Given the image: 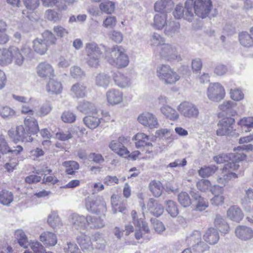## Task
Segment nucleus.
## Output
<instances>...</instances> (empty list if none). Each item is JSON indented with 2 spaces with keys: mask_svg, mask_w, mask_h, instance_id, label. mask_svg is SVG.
Returning <instances> with one entry per match:
<instances>
[{
  "mask_svg": "<svg viewBox=\"0 0 253 253\" xmlns=\"http://www.w3.org/2000/svg\"><path fill=\"white\" fill-rule=\"evenodd\" d=\"M85 207L90 212L98 213L106 211V203L101 197L96 198L87 197L85 199Z\"/></svg>",
  "mask_w": 253,
  "mask_h": 253,
  "instance_id": "6",
  "label": "nucleus"
},
{
  "mask_svg": "<svg viewBox=\"0 0 253 253\" xmlns=\"http://www.w3.org/2000/svg\"><path fill=\"white\" fill-rule=\"evenodd\" d=\"M149 188L153 195L156 197H159L162 193L163 187L159 181L154 180L150 182Z\"/></svg>",
  "mask_w": 253,
  "mask_h": 253,
  "instance_id": "47",
  "label": "nucleus"
},
{
  "mask_svg": "<svg viewBox=\"0 0 253 253\" xmlns=\"http://www.w3.org/2000/svg\"><path fill=\"white\" fill-rule=\"evenodd\" d=\"M93 241L94 248L98 249H103L106 246V241L103 236L99 233H96L93 235Z\"/></svg>",
  "mask_w": 253,
  "mask_h": 253,
  "instance_id": "57",
  "label": "nucleus"
},
{
  "mask_svg": "<svg viewBox=\"0 0 253 253\" xmlns=\"http://www.w3.org/2000/svg\"><path fill=\"white\" fill-rule=\"evenodd\" d=\"M156 76L165 84H172L180 79V76L168 64L158 65Z\"/></svg>",
  "mask_w": 253,
  "mask_h": 253,
  "instance_id": "3",
  "label": "nucleus"
},
{
  "mask_svg": "<svg viewBox=\"0 0 253 253\" xmlns=\"http://www.w3.org/2000/svg\"><path fill=\"white\" fill-rule=\"evenodd\" d=\"M63 166L66 168V172L68 174H74L75 171L79 169V164L73 161L64 162L63 163Z\"/></svg>",
  "mask_w": 253,
  "mask_h": 253,
  "instance_id": "59",
  "label": "nucleus"
},
{
  "mask_svg": "<svg viewBox=\"0 0 253 253\" xmlns=\"http://www.w3.org/2000/svg\"><path fill=\"white\" fill-rule=\"evenodd\" d=\"M77 109L80 112L84 114H94L97 113V110L96 106L93 103L87 101H80Z\"/></svg>",
  "mask_w": 253,
  "mask_h": 253,
  "instance_id": "25",
  "label": "nucleus"
},
{
  "mask_svg": "<svg viewBox=\"0 0 253 253\" xmlns=\"http://www.w3.org/2000/svg\"><path fill=\"white\" fill-rule=\"evenodd\" d=\"M173 14L176 19L183 18L187 21H192L194 17L193 0H187L185 3L184 7L180 5H177Z\"/></svg>",
  "mask_w": 253,
  "mask_h": 253,
  "instance_id": "7",
  "label": "nucleus"
},
{
  "mask_svg": "<svg viewBox=\"0 0 253 253\" xmlns=\"http://www.w3.org/2000/svg\"><path fill=\"white\" fill-rule=\"evenodd\" d=\"M137 120L142 125L150 128L158 127V119L152 113L148 112H144L138 116Z\"/></svg>",
  "mask_w": 253,
  "mask_h": 253,
  "instance_id": "16",
  "label": "nucleus"
},
{
  "mask_svg": "<svg viewBox=\"0 0 253 253\" xmlns=\"http://www.w3.org/2000/svg\"><path fill=\"white\" fill-rule=\"evenodd\" d=\"M38 75L42 78H50L54 76V70L52 66L46 62L39 63L36 68Z\"/></svg>",
  "mask_w": 253,
  "mask_h": 253,
  "instance_id": "19",
  "label": "nucleus"
},
{
  "mask_svg": "<svg viewBox=\"0 0 253 253\" xmlns=\"http://www.w3.org/2000/svg\"><path fill=\"white\" fill-rule=\"evenodd\" d=\"M236 106V103L232 101L224 102L219 106L220 110L225 112L226 114L231 116H234L236 114L235 108Z\"/></svg>",
  "mask_w": 253,
  "mask_h": 253,
  "instance_id": "44",
  "label": "nucleus"
},
{
  "mask_svg": "<svg viewBox=\"0 0 253 253\" xmlns=\"http://www.w3.org/2000/svg\"><path fill=\"white\" fill-rule=\"evenodd\" d=\"M131 216L133 220V222L134 225L137 227H141L142 225V227L143 228V231L145 233H148L149 232V227L143 219L141 218H138L137 216V213L135 211L133 210L131 211Z\"/></svg>",
  "mask_w": 253,
  "mask_h": 253,
  "instance_id": "48",
  "label": "nucleus"
},
{
  "mask_svg": "<svg viewBox=\"0 0 253 253\" xmlns=\"http://www.w3.org/2000/svg\"><path fill=\"white\" fill-rule=\"evenodd\" d=\"M13 201V194L8 191L3 190L0 192V203L4 206H9Z\"/></svg>",
  "mask_w": 253,
  "mask_h": 253,
  "instance_id": "51",
  "label": "nucleus"
},
{
  "mask_svg": "<svg viewBox=\"0 0 253 253\" xmlns=\"http://www.w3.org/2000/svg\"><path fill=\"white\" fill-rule=\"evenodd\" d=\"M34 51L40 55L44 54L47 50L48 44L44 42V40L40 38H37L33 42Z\"/></svg>",
  "mask_w": 253,
  "mask_h": 253,
  "instance_id": "37",
  "label": "nucleus"
},
{
  "mask_svg": "<svg viewBox=\"0 0 253 253\" xmlns=\"http://www.w3.org/2000/svg\"><path fill=\"white\" fill-rule=\"evenodd\" d=\"M52 109L51 104L49 102L43 103L38 110L36 112L29 106L24 104L23 105L21 109V113L22 114L29 115L33 116L35 113L37 117H44L50 113Z\"/></svg>",
  "mask_w": 253,
  "mask_h": 253,
  "instance_id": "10",
  "label": "nucleus"
},
{
  "mask_svg": "<svg viewBox=\"0 0 253 253\" xmlns=\"http://www.w3.org/2000/svg\"><path fill=\"white\" fill-rule=\"evenodd\" d=\"M211 7V0H195L193 1V11L196 15L202 18L208 16Z\"/></svg>",
  "mask_w": 253,
  "mask_h": 253,
  "instance_id": "11",
  "label": "nucleus"
},
{
  "mask_svg": "<svg viewBox=\"0 0 253 253\" xmlns=\"http://www.w3.org/2000/svg\"><path fill=\"white\" fill-rule=\"evenodd\" d=\"M47 91L51 94H59L62 90V85L60 82L50 79L46 85Z\"/></svg>",
  "mask_w": 253,
  "mask_h": 253,
  "instance_id": "31",
  "label": "nucleus"
},
{
  "mask_svg": "<svg viewBox=\"0 0 253 253\" xmlns=\"http://www.w3.org/2000/svg\"><path fill=\"white\" fill-rule=\"evenodd\" d=\"M227 216L233 221L240 222L244 217V213L238 206H232L227 210Z\"/></svg>",
  "mask_w": 253,
  "mask_h": 253,
  "instance_id": "24",
  "label": "nucleus"
},
{
  "mask_svg": "<svg viewBox=\"0 0 253 253\" xmlns=\"http://www.w3.org/2000/svg\"><path fill=\"white\" fill-rule=\"evenodd\" d=\"M166 210L168 213L172 217H175L179 213L177 206L175 202L172 200L165 201Z\"/></svg>",
  "mask_w": 253,
  "mask_h": 253,
  "instance_id": "50",
  "label": "nucleus"
},
{
  "mask_svg": "<svg viewBox=\"0 0 253 253\" xmlns=\"http://www.w3.org/2000/svg\"><path fill=\"white\" fill-rule=\"evenodd\" d=\"M84 50L85 60L87 65L90 68L97 69L100 66L103 54L99 45L94 42H87L85 45Z\"/></svg>",
  "mask_w": 253,
  "mask_h": 253,
  "instance_id": "2",
  "label": "nucleus"
},
{
  "mask_svg": "<svg viewBox=\"0 0 253 253\" xmlns=\"http://www.w3.org/2000/svg\"><path fill=\"white\" fill-rule=\"evenodd\" d=\"M134 139L136 140L135 146L137 148L143 147L146 153L150 154L153 152V145L149 141V136L143 133H138L134 136Z\"/></svg>",
  "mask_w": 253,
  "mask_h": 253,
  "instance_id": "17",
  "label": "nucleus"
},
{
  "mask_svg": "<svg viewBox=\"0 0 253 253\" xmlns=\"http://www.w3.org/2000/svg\"><path fill=\"white\" fill-rule=\"evenodd\" d=\"M87 221L86 227L89 226L90 228H102L105 225L103 220L100 217L88 215L87 216Z\"/></svg>",
  "mask_w": 253,
  "mask_h": 253,
  "instance_id": "40",
  "label": "nucleus"
},
{
  "mask_svg": "<svg viewBox=\"0 0 253 253\" xmlns=\"http://www.w3.org/2000/svg\"><path fill=\"white\" fill-rule=\"evenodd\" d=\"M214 224L218 230L224 233H226L229 230V226L225 219L220 215H217L214 220Z\"/></svg>",
  "mask_w": 253,
  "mask_h": 253,
  "instance_id": "49",
  "label": "nucleus"
},
{
  "mask_svg": "<svg viewBox=\"0 0 253 253\" xmlns=\"http://www.w3.org/2000/svg\"><path fill=\"white\" fill-rule=\"evenodd\" d=\"M191 195L196 202L195 209L197 211H203L208 207V201L200 196L198 192L191 191Z\"/></svg>",
  "mask_w": 253,
  "mask_h": 253,
  "instance_id": "30",
  "label": "nucleus"
},
{
  "mask_svg": "<svg viewBox=\"0 0 253 253\" xmlns=\"http://www.w3.org/2000/svg\"><path fill=\"white\" fill-rule=\"evenodd\" d=\"M107 103L111 106H115L122 103L124 100L123 92L116 88L108 90L105 93Z\"/></svg>",
  "mask_w": 253,
  "mask_h": 253,
  "instance_id": "15",
  "label": "nucleus"
},
{
  "mask_svg": "<svg viewBox=\"0 0 253 253\" xmlns=\"http://www.w3.org/2000/svg\"><path fill=\"white\" fill-rule=\"evenodd\" d=\"M24 125L31 134L37 133L39 130L37 120L33 118H25L24 121Z\"/></svg>",
  "mask_w": 253,
  "mask_h": 253,
  "instance_id": "38",
  "label": "nucleus"
},
{
  "mask_svg": "<svg viewBox=\"0 0 253 253\" xmlns=\"http://www.w3.org/2000/svg\"><path fill=\"white\" fill-rule=\"evenodd\" d=\"M0 115L3 119H10L16 115V112L11 108L5 106L1 108Z\"/></svg>",
  "mask_w": 253,
  "mask_h": 253,
  "instance_id": "63",
  "label": "nucleus"
},
{
  "mask_svg": "<svg viewBox=\"0 0 253 253\" xmlns=\"http://www.w3.org/2000/svg\"><path fill=\"white\" fill-rule=\"evenodd\" d=\"M77 241L83 252L89 253L93 250V244L89 235L81 233L77 236Z\"/></svg>",
  "mask_w": 253,
  "mask_h": 253,
  "instance_id": "18",
  "label": "nucleus"
},
{
  "mask_svg": "<svg viewBox=\"0 0 253 253\" xmlns=\"http://www.w3.org/2000/svg\"><path fill=\"white\" fill-rule=\"evenodd\" d=\"M238 125L241 126L243 130L245 129V132L250 131V129L253 127V117H244L239 121Z\"/></svg>",
  "mask_w": 253,
  "mask_h": 253,
  "instance_id": "54",
  "label": "nucleus"
},
{
  "mask_svg": "<svg viewBox=\"0 0 253 253\" xmlns=\"http://www.w3.org/2000/svg\"><path fill=\"white\" fill-rule=\"evenodd\" d=\"M159 56L163 59L168 61L180 60L181 58L178 54L176 47L173 44L163 43L156 48Z\"/></svg>",
  "mask_w": 253,
  "mask_h": 253,
  "instance_id": "5",
  "label": "nucleus"
},
{
  "mask_svg": "<svg viewBox=\"0 0 253 253\" xmlns=\"http://www.w3.org/2000/svg\"><path fill=\"white\" fill-rule=\"evenodd\" d=\"M99 8L102 12L110 14L115 10V4L111 1L101 2L99 5Z\"/></svg>",
  "mask_w": 253,
  "mask_h": 253,
  "instance_id": "58",
  "label": "nucleus"
},
{
  "mask_svg": "<svg viewBox=\"0 0 253 253\" xmlns=\"http://www.w3.org/2000/svg\"><path fill=\"white\" fill-rule=\"evenodd\" d=\"M6 23L0 20V44H4L9 40L8 36L6 33Z\"/></svg>",
  "mask_w": 253,
  "mask_h": 253,
  "instance_id": "60",
  "label": "nucleus"
},
{
  "mask_svg": "<svg viewBox=\"0 0 253 253\" xmlns=\"http://www.w3.org/2000/svg\"><path fill=\"white\" fill-rule=\"evenodd\" d=\"M40 240L46 246H54L57 243L56 235L50 232H45L40 236Z\"/></svg>",
  "mask_w": 253,
  "mask_h": 253,
  "instance_id": "36",
  "label": "nucleus"
},
{
  "mask_svg": "<svg viewBox=\"0 0 253 253\" xmlns=\"http://www.w3.org/2000/svg\"><path fill=\"white\" fill-rule=\"evenodd\" d=\"M217 167L215 165L201 168L199 170V174L202 177H208L215 173Z\"/></svg>",
  "mask_w": 253,
  "mask_h": 253,
  "instance_id": "56",
  "label": "nucleus"
},
{
  "mask_svg": "<svg viewBox=\"0 0 253 253\" xmlns=\"http://www.w3.org/2000/svg\"><path fill=\"white\" fill-rule=\"evenodd\" d=\"M235 233L236 237L242 241H248L253 238V229L245 225L237 226Z\"/></svg>",
  "mask_w": 253,
  "mask_h": 253,
  "instance_id": "20",
  "label": "nucleus"
},
{
  "mask_svg": "<svg viewBox=\"0 0 253 253\" xmlns=\"http://www.w3.org/2000/svg\"><path fill=\"white\" fill-rule=\"evenodd\" d=\"M202 235L198 230L194 231L186 239V241L189 246L198 253H202L208 249L207 245L201 241Z\"/></svg>",
  "mask_w": 253,
  "mask_h": 253,
  "instance_id": "8",
  "label": "nucleus"
},
{
  "mask_svg": "<svg viewBox=\"0 0 253 253\" xmlns=\"http://www.w3.org/2000/svg\"><path fill=\"white\" fill-rule=\"evenodd\" d=\"M177 200L181 206L184 208L189 207L192 204L190 196L185 192H182L178 194Z\"/></svg>",
  "mask_w": 253,
  "mask_h": 253,
  "instance_id": "55",
  "label": "nucleus"
},
{
  "mask_svg": "<svg viewBox=\"0 0 253 253\" xmlns=\"http://www.w3.org/2000/svg\"><path fill=\"white\" fill-rule=\"evenodd\" d=\"M14 236L21 247L25 249L28 247L29 244L27 236L22 230L18 229L16 230L15 231Z\"/></svg>",
  "mask_w": 253,
  "mask_h": 253,
  "instance_id": "43",
  "label": "nucleus"
},
{
  "mask_svg": "<svg viewBox=\"0 0 253 253\" xmlns=\"http://www.w3.org/2000/svg\"><path fill=\"white\" fill-rule=\"evenodd\" d=\"M245 157L246 156L245 155V157L242 159L240 158L237 160L235 158L231 159V160H229L228 162H227V163L224 165L222 169L226 171L227 172H233V171L238 169L239 167L238 162L244 160Z\"/></svg>",
  "mask_w": 253,
  "mask_h": 253,
  "instance_id": "52",
  "label": "nucleus"
},
{
  "mask_svg": "<svg viewBox=\"0 0 253 253\" xmlns=\"http://www.w3.org/2000/svg\"><path fill=\"white\" fill-rule=\"evenodd\" d=\"M240 43L245 47H251L253 46V38L246 32H242L239 34Z\"/></svg>",
  "mask_w": 253,
  "mask_h": 253,
  "instance_id": "42",
  "label": "nucleus"
},
{
  "mask_svg": "<svg viewBox=\"0 0 253 253\" xmlns=\"http://www.w3.org/2000/svg\"><path fill=\"white\" fill-rule=\"evenodd\" d=\"M180 24L175 21H168L165 27L164 33L169 37H173L179 32Z\"/></svg>",
  "mask_w": 253,
  "mask_h": 253,
  "instance_id": "29",
  "label": "nucleus"
},
{
  "mask_svg": "<svg viewBox=\"0 0 253 253\" xmlns=\"http://www.w3.org/2000/svg\"><path fill=\"white\" fill-rule=\"evenodd\" d=\"M150 211L155 216H159L162 214L164 209L161 204L158 203L154 199H150L147 204Z\"/></svg>",
  "mask_w": 253,
  "mask_h": 253,
  "instance_id": "35",
  "label": "nucleus"
},
{
  "mask_svg": "<svg viewBox=\"0 0 253 253\" xmlns=\"http://www.w3.org/2000/svg\"><path fill=\"white\" fill-rule=\"evenodd\" d=\"M29 244V246L35 253H46L43 246L38 241H31Z\"/></svg>",
  "mask_w": 253,
  "mask_h": 253,
  "instance_id": "64",
  "label": "nucleus"
},
{
  "mask_svg": "<svg viewBox=\"0 0 253 253\" xmlns=\"http://www.w3.org/2000/svg\"><path fill=\"white\" fill-rule=\"evenodd\" d=\"M47 222L53 228H55L61 225V219L57 213L55 211L52 212L47 218Z\"/></svg>",
  "mask_w": 253,
  "mask_h": 253,
  "instance_id": "53",
  "label": "nucleus"
},
{
  "mask_svg": "<svg viewBox=\"0 0 253 253\" xmlns=\"http://www.w3.org/2000/svg\"><path fill=\"white\" fill-rule=\"evenodd\" d=\"M11 63V46L8 48L0 49V65L5 66Z\"/></svg>",
  "mask_w": 253,
  "mask_h": 253,
  "instance_id": "39",
  "label": "nucleus"
},
{
  "mask_svg": "<svg viewBox=\"0 0 253 253\" xmlns=\"http://www.w3.org/2000/svg\"><path fill=\"white\" fill-rule=\"evenodd\" d=\"M104 55L109 64L118 68H125L129 62L126 50L122 46L116 45L105 49Z\"/></svg>",
  "mask_w": 253,
  "mask_h": 253,
  "instance_id": "1",
  "label": "nucleus"
},
{
  "mask_svg": "<svg viewBox=\"0 0 253 253\" xmlns=\"http://www.w3.org/2000/svg\"><path fill=\"white\" fill-rule=\"evenodd\" d=\"M101 118L94 116H88L84 118V124L90 129L96 128L101 122Z\"/></svg>",
  "mask_w": 253,
  "mask_h": 253,
  "instance_id": "46",
  "label": "nucleus"
},
{
  "mask_svg": "<svg viewBox=\"0 0 253 253\" xmlns=\"http://www.w3.org/2000/svg\"><path fill=\"white\" fill-rule=\"evenodd\" d=\"M162 113L167 118L174 121L178 118L176 111L169 106H163L160 109Z\"/></svg>",
  "mask_w": 253,
  "mask_h": 253,
  "instance_id": "45",
  "label": "nucleus"
},
{
  "mask_svg": "<svg viewBox=\"0 0 253 253\" xmlns=\"http://www.w3.org/2000/svg\"><path fill=\"white\" fill-rule=\"evenodd\" d=\"M42 40H44L46 44H48L49 47L51 45L55 44L56 41V38L54 35L50 31H46L42 35Z\"/></svg>",
  "mask_w": 253,
  "mask_h": 253,
  "instance_id": "61",
  "label": "nucleus"
},
{
  "mask_svg": "<svg viewBox=\"0 0 253 253\" xmlns=\"http://www.w3.org/2000/svg\"><path fill=\"white\" fill-rule=\"evenodd\" d=\"M204 239L211 245L215 244L219 239L217 230L213 228H209L204 234Z\"/></svg>",
  "mask_w": 253,
  "mask_h": 253,
  "instance_id": "33",
  "label": "nucleus"
},
{
  "mask_svg": "<svg viewBox=\"0 0 253 253\" xmlns=\"http://www.w3.org/2000/svg\"><path fill=\"white\" fill-rule=\"evenodd\" d=\"M234 119L231 117H226L220 120L217 124L218 129L216 134L218 136L231 135L233 132V124Z\"/></svg>",
  "mask_w": 253,
  "mask_h": 253,
  "instance_id": "13",
  "label": "nucleus"
},
{
  "mask_svg": "<svg viewBox=\"0 0 253 253\" xmlns=\"http://www.w3.org/2000/svg\"><path fill=\"white\" fill-rule=\"evenodd\" d=\"M177 109L183 116L188 118H197L199 114L197 106L189 102H182L178 106Z\"/></svg>",
  "mask_w": 253,
  "mask_h": 253,
  "instance_id": "14",
  "label": "nucleus"
},
{
  "mask_svg": "<svg viewBox=\"0 0 253 253\" xmlns=\"http://www.w3.org/2000/svg\"><path fill=\"white\" fill-rule=\"evenodd\" d=\"M207 95L210 100L218 102L225 97V90L220 84L211 83L207 88Z\"/></svg>",
  "mask_w": 253,
  "mask_h": 253,
  "instance_id": "9",
  "label": "nucleus"
},
{
  "mask_svg": "<svg viewBox=\"0 0 253 253\" xmlns=\"http://www.w3.org/2000/svg\"><path fill=\"white\" fill-rule=\"evenodd\" d=\"M112 77L115 85L120 88H126L131 84L130 79L126 75L120 72H114Z\"/></svg>",
  "mask_w": 253,
  "mask_h": 253,
  "instance_id": "21",
  "label": "nucleus"
},
{
  "mask_svg": "<svg viewBox=\"0 0 253 253\" xmlns=\"http://www.w3.org/2000/svg\"><path fill=\"white\" fill-rule=\"evenodd\" d=\"M33 56V52L30 45L23 44L20 48L15 46H11V59L15 65L21 67L27 58H31Z\"/></svg>",
  "mask_w": 253,
  "mask_h": 253,
  "instance_id": "4",
  "label": "nucleus"
},
{
  "mask_svg": "<svg viewBox=\"0 0 253 253\" xmlns=\"http://www.w3.org/2000/svg\"><path fill=\"white\" fill-rule=\"evenodd\" d=\"M237 177V175L235 173L227 172L222 169V172L217 178L216 181L219 184L225 185L230 180Z\"/></svg>",
  "mask_w": 253,
  "mask_h": 253,
  "instance_id": "41",
  "label": "nucleus"
},
{
  "mask_svg": "<svg viewBox=\"0 0 253 253\" xmlns=\"http://www.w3.org/2000/svg\"><path fill=\"white\" fill-rule=\"evenodd\" d=\"M245 155L241 154H229L228 155L226 154H221L213 157V160L217 164H222L225 162H228L232 158H235L236 160L240 158H244Z\"/></svg>",
  "mask_w": 253,
  "mask_h": 253,
  "instance_id": "34",
  "label": "nucleus"
},
{
  "mask_svg": "<svg viewBox=\"0 0 253 253\" xmlns=\"http://www.w3.org/2000/svg\"><path fill=\"white\" fill-rule=\"evenodd\" d=\"M119 197L116 195H112L111 197V204L112 210L114 213L118 212H124L126 210V208L123 206H119L118 204Z\"/></svg>",
  "mask_w": 253,
  "mask_h": 253,
  "instance_id": "62",
  "label": "nucleus"
},
{
  "mask_svg": "<svg viewBox=\"0 0 253 253\" xmlns=\"http://www.w3.org/2000/svg\"><path fill=\"white\" fill-rule=\"evenodd\" d=\"M168 21L167 14L165 13H158L155 14L154 17L152 26L156 30H162L165 27Z\"/></svg>",
  "mask_w": 253,
  "mask_h": 253,
  "instance_id": "27",
  "label": "nucleus"
},
{
  "mask_svg": "<svg viewBox=\"0 0 253 253\" xmlns=\"http://www.w3.org/2000/svg\"><path fill=\"white\" fill-rule=\"evenodd\" d=\"M111 82L110 76L105 72L98 73L94 78L95 84L99 87L106 89L109 86Z\"/></svg>",
  "mask_w": 253,
  "mask_h": 253,
  "instance_id": "22",
  "label": "nucleus"
},
{
  "mask_svg": "<svg viewBox=\"0 0 253 253\" xmlns=\"http://www.w3.org/2000/svg\"><path fill=\"white\" fill-rule=\"evenodd\" d=\"M109 148L115 153L121 156L126 157L129 152L124 146V144H120L117 140H112L109 145Z\"/></svg>",
  "mask_w": 253,
  "mask_h": 253,
  "instance_id": "32",
  "label": "nucleus"
},
{
  "mask_svg": "<svg viewBox=\"0 0 253 253\" xmlns=\"http://www.w3.org/2000/svg\"><path fill=\"white\" fill-rule=\"evenodd\" d=\"M71 92L76 98H84L87 94V88L83 83H77L72 86Z\"/></svg>",
  "mask_w": 253,
  "mask_h": 253,
  "instance_id": "26",
  "label": "nucleus"
},
{
  "mask_svg": "<svg viewBox=\"0 0 253 253\" xmlns=\"http://www.w3.org/2000/svg\"><path fill=\"white\" fill-rule=\"evenodd\" d=\"M87 216L80 215L74 213L71 215V222L74 228L79 229H85L86 228Z\"/></svg>",
  "mask_w": 253,
  "mask_h": 253,
  "instance_id": "28",
  "label": "nucleus"
},
{
  "mask_svg": "<svg viewBox=\"0 0 253 253\" xmlns=\"http://www.w3.org/2000/svg\"><path fill=\"white\" fill-rule=\"evenodd\" d=\"M23 151V148L20 145H18L15 149H11L9 147L5 137L2 135H0V153L2 154H7L11 152L15 155L19 154Z\"/></svg>",
  "mask_w": 253,
  "mask_h": 253,
  "instance_id": "23",
  "label": "nucleus"
},
{
  "mask_svg": "<svg viewBox=\"0 0 253 253\" xmlns=\"http://www.w3.org/2000/svg\"><path fill=\"white\" fill-rule=\"evenodd\" d=\"M8 134L15 142L20 140L23 142H31L33 140L30 133L22 125L17 126L15 132L13 129L9 130Z\"/></svg>",
  "mask_w": 253,
  "mask_h": 253,
  "instance_id": "12",
  "label": "nucleus"
}]
</instances>
